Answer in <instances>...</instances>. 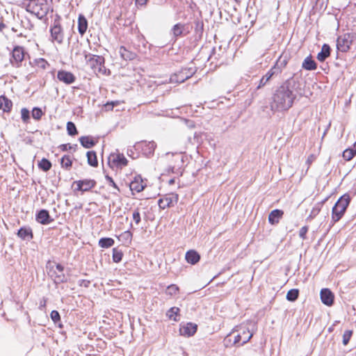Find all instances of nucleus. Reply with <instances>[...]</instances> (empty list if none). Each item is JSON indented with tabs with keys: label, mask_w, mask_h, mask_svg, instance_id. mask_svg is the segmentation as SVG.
<instances>
[{
	"label": "nucleus",
	"mask_w": 356,
	"mask_h": 356,
	"mask_svg": "<svg viewBox=\"0 0 356 356\" xmlns=\"http://www.w3.org/2000/svg\"><path fill=\"white\" fill-rule=\"evenodd\" d=\"M284 211L280 209H274L268 215V222L271 225H276L279 222L280 220L282 218Z\"/></svg>",
	"instance_id": "26"
},
{
	"label": "nucleus",
	"mask_w": 356,
	"mask_h": 356,
	"mask_svg": "<svg viewBox=\"0 0 356 356\" xmlns=\"http://www.w3.org/2000/svg\"><path fill=\"white\" fill-rule=\"evenodd\" d=\"M21 118L22 122L25 124H27L30 122L31 114L28 108H22L21 109Z\"/></svg>",
	"instance_id": "42"
},
{
	"label": "nucleus",
	"mask_w": 356,
	"mask_h": 356,
	"mask_svg": "<svg viewBox=\"0 0 356 356\" xmlns=\"http://www.w3.org/2000/svg\"><path fill=\"white\" fill-rule=\"evenodd\" d=\"M179 200V195L175 193H171L165 195L163 197L158 200V205L160 209H165L174 207Z\"/></svg>",
	"instance_id": "10"
},
{
	"label": "nucleus",
	"mask_w": 356,
	"mask_h": 356,
	"mask_svg": "<svg viewBox=\"0 0 356 356\" xmlns=\"http://www.w3.org/2000/svg\"><path fill=\"white\" fill-rule=\"evenodd\" d=\"M231 334H229L226 338L225 339V343H226V346H228L227 342H231Z\"/></svg>",
	"instance_id": "59"
},
{
	"label": "nucleus",
	"mask_w": 356,
	"mask_h": 356,
	"mask_svg": "<svg viewBox=\"0 0 356 356\" xmlns=\"http://www.w3.org/2000/svg\"><path fill=\"white\" fill-rule=\"evenodd\" d=\"M105 59L102 56H91L90 58L88 60V63L90 64L91 68L93 70L95 73H100L102 74H107V69L104 65ZM110 71L108 70V74H109Z\"/></svg>",
	"instance_id": "6"
},
{
	"label": "nucleus",
	"mask_w": 356,
	"mask_h": 356,
	"mask_svg": "<svg viewBox=\"0 0 356 356\" xmlns=\"http://www.w3.org/2000/svg\"><path fill=\"white\" fill-rule=\"evenodd\" d=\"M78 147V145L76 144L71 145L70 143L67 144H62L59 146V148L63 152H67L68 150H72L73 152H75Z\"/></svg>",
	"instance_id": "44"
},
{
	"label": "nucleus",
	"mask_w": 356,
	"mask_h": 356,
	"mask_svg": "<svg viewBox=\"0 0 356 356\" xmlns=\"http://www.w3.org/2000/svg\"><path fill=\"white\" fill-rule=\"evenodd\" d=\"M132 236H133V234L129 230L125 231L124 233H122L121 234V236L126 241H129V242H131V241L132 239Z\"/></svg>",
	"instance_id": "53"
},
{
	"label": "nucleus",
	"mask_w": 356,
	"mask_h": 356,
	"mask_svg": "<svg viewBox=\"0 0 356 356\" xmlns=\"http://www.w3.org/2000/svg\"><path fill=\"white\" fill-rule=\"evenodd\" d=\"M351 198L348 193L341 196L332 209V220L334 223L340 220L348 207Z\"/></svg>",
	"instance_id": "2"
},
{
	"label": "nucleus",
	"mask_w": 356,
	"mask_h": 356,
	"mask_svg": "<svg viewBox=\"0 0 356 356\" xmlns=\"http://www.w3.org/2000/svg\"><path fill=\"white\" fill-rule=\"evenodd\" d=\"M88 164L92 167L96 168L98 166V161L97 154L95 151H88L86 153Z\"/></svg>",
	"instance_id": "32"
},
{
	"label": "nucleus",
	"mask_w": 356,
	"mask_h": 356,
	"mask_svg": "<svg viewBox=\"0 0 356 356\" xmlns=\"http://www.w3.org/2000/svg\"><path fill=\"white\" fill-rule=\"evenodd\" d=\"M104 108H105L106 111H110V110H113V106H112V104L110 102H107L104 105Z\"/></svg>",
	"instance_id": "58"
},
{
	"label": "nucleus",
	"mask_w": 356,
	"mask_h": 356,
	"mask_svg": "<svg viewBox=\"0 0 356 356\" xmlns=\"http://www.w3.org/2000/svg\"><path fill=\"white\" fill-rule=\"evenodd\" d=\"M295 86L296 81L293 78H290L275 90L270 102L272 111H286L292 107L297 96L294 92Z\"/></svg>",
	"instance_id": "1"
},
{
	"label": "nucleus",
	"mask_w": 356,
	"mask_h": 356,
	"mask_svg": "<svg viewBox=\"0 0 356 356\" xmlns=\"http://www.w3.org/2000/svg\"><path fill=\"white\" fill-rule=\"evenodd\" d=\"M197 325L193 323H187L181 326L179 329L180 334L184 337H192L197 332Z\"/></svg>",
	"instance_id": "19"
},
{
	"label": "nucleus",
	"mask_w": 356,
	"mask_h": 356,
	"mask_svg": "<svg viewBox=\"0 0 356 356\" xmlns=\"http://www.w3.org/2000/svg\"><path fill=\"white\" fill-rule=\"evenodd\" d=\"M185 259L188 264L195 265L200 260V255L197 251L190 250L186 252Z\"/></svg>",
	"instance_id": "25"
},
{
	"label": "nucleus",
	"mask_w": 356,
	"mask_h": 356,
	"mask_svg": "<svg viewBox=\"0 0 356 356\" xmlns=\"http://www.w3.org/2000/svg\"><path fill=\"white\" fill-rule=\"evenodd\" d=\"M237 332L238 334L234 337L233 344L238 345V346L248 342L253 336V334L250 333L249 328L243 326H236L232 332Z\"/></svg>",
	"instance_id": "3"
},
{
	"label": "nucleus",
	"mask_w": 356,
	"mask_h": 356,
	"mask_svg": "<svg viewBox=\"0 0 356 356\" xmlns=\"http://www.w3.org/2000/svg\"><path fill=\"white\" fill-rule=\"evenodd\" d=\"M352 335H353V330H346L344 332V333L343 334V341H342L343 344L344 346H346L349 343V341L352 337Z\"/></svg>",
	"instance_id": "46"
},
{
	"label": "nucleus",
	"mask_w": 356,
	"mask_h": 356,
	"mask_svg": "<svg viewBox=\"0 0 356 356\" xmlns=\"http://www.w3.org/2000/svg\"><path fill=\"white\" fill-rule=\"evenodd\" d=\"M35 65L38 67L45 70L49 65L48 62L44 58H38L35 60Z\"/></svg>",
	"instance_id": "47"
},
{
	"label": "nucleus",
	"mask_w": 356,
	"mask_h": 356,
	"mask_svg": "<svg viewBox=\"0 0 356 356\" xmlns=\"http://www.w3.org/2000/svg\"><path fill=\"white\" fill-rule=\"evenodd\" d=\"M147 0H136V4L138 6H144L146 5Z\"/></svg>",
	"instance_id": "57"
},
{
	"label": "nucleus",
	"mask_w": 356,
	"mask_h": 356,
	"mask_svg": "<svg viewBox=\"0 0 356 356\" xmlns=\"http://www.w3.org/2000/svg\"><path fill=\"white\" fill-rule=\"evenodd\" d=\"M35 220L43 225L50 224L54 221V219L50 216L48 210L42 209L36 211Z\"/></svg>",
	"instance_id": "14"
},
{
	"label": "nucleus",
	"mask_w": 356,
	"mask_h": 356,
	"mask_svg": "<svg viewBox=\"0 0 356 356\" xmlns=\"http://www.w3.org/2000/svg\"><path fill=\"white\" fill-rule=\"evenodd\" d=\"M289 60V55L282 53L277 59L275 63L270 69L271 74L277 76L282 73V70L286 67Z\"/></svg>",
	"instance_id": "9"
},
{
	"label": "nucleus",
	"mask_w": 356,
	"mask_h": 356,
	"mask_svg": "<svg viewBox=\"0 0 356 356\" xmlns=\"http://www.w3.org/2000/svg\"><path fill=\"white\" fill-rule=\"evenodd\" d=\"M137 149H140L142 153L146 157H151L154 153V150L156 147V144L154 141H141L136 145Z\"/></svg>",
	"instance_id": "13"
},
{
	"label": "nucleus",
	"mask_w": 356,
	"mask_h": 356,
	"mask_svg": "<svg viewBox=\"0 0 356 356\" xmlns=\"http://www.w3.org/2000/svg\"><path fill=\"white\" fill-rule=\"evenodd\" d=\"M90 284V281L88 280H79V285L80 286H84L88 288Z\"/></svg>",
	"instance_id": "55"
},
{
	"label": "nucleus",
	"mask_w": 356,
	"mask_h": 356,
	"mask_svg": "<svg viewBox=\"0 0 356 356\" xmlns=\"http://www.w3.org/2000/svg\"><path fill=\"white\" fill-rule=\"evenodd\" d=\"M119 54L124 60H133L136 57V54L128 50L124 46H121L119 49Z\"/></svg>",
	"instance_id": "29"
},
{
	"label": "nucleus",
	"mask_w": 356,
	"mask_h": 356,
	"mask_svg": "<svg viewBox=\"0 0 356 356\" xmlns=\"http://www.w3.org/2000/svg\"><path fill=\"white\" fill-rule=\"evenodd\" d=\"M175 182V178H172V179H170L168 181V184L169 185H172L174 184Z\"/></svg>",
	"instance_id": "62"
},
{
	"label": "nucleus",
	"mask_w": 356,
	"mask_h": 356,
	"mask_svg": "<svg viewBox=\"0 0 356 356\" xmlns=\"http://www.w3.org/2000/svg\"><path fill=\"white\" fill-rule=\"evenodd\" d=\"M193 29V26L188 23H177L170 29L172 39L176 41L179 37H184L189 34Z\"/></svg>",
	"instance_id": "5"
},
{
	"label": "nucleus",
	"mask_w": 356,
	"mask_h": 356,
	"mask_svg": "<svg viewBox=\"0 0 356 356\" xmlns=\"http://www.w3.org/2000/svg\"><path fill=\"white\" fill-rule=\"evenodd\" d=\"M115 243V241L110 237H103L99 240L98 244L102 248H108L112 247Z\"/></svg>",
	"instance_id": "34"
},
{
	"label": "nucleus",
	"mask_w": 356,
	"mask_h": 356,
	"mask_svg": "<svg viewBox=\"0 0 356 356\" xmlns=\"http://www.w3.org/2000/svg\"><path fill=\"white\" fill-rule=\"evenodd\" d=\"M88 29V20L83 14H80L78 17V31L83 36Z\"/></svg>",
	"instance_id": "27"
},
{
	"label": "nucleus",
	"mask_w": 356,
	"mask_h": 356,
	"mask_svg": "<svg viewBox=\"0 0 356 356\" xmlns=\"http://www.w3.org/2000/svg\"><path fill=\"white\" fill-rule=\"evenodd\" d=\"M110 103L114 107V106H118L120 104V102L119 101H111V102H110Z\"/></svg>",
	"instance_id": "61"
},
{
	"label": "nucleus",
	"mask_w": 356,
	"mask_h": 356,
	"mask_svg": "<svg viewBox=\"0 0 356 356\" xmlns=\"http://www.w3.org/2000/svg\"><path fill=\"white\" fill-rule=\"evenodd\" d=\"M331 48L329 44H323L321 51L317 54V59L320 62L325 61L330 55Z\"/></svg>",
	"instance_id": "30"
},
{
	"label": "nucleus",
	"mask_w": 356,
	"mask_h": 356,
	"mask_svg": "<svg viewBox=\"0 0 356 356\" xmlns=\"http://www.w3.org/2000/svg\"><path fill=\"white\" fill-rule=\"evenodd\" d=\"M81 44H80L78 41L74 42L71 48V52L74 53L75 56H78L81 54Z\"/></svg>",
	"instance_id": "49"
},
{
	"label": "nucleus",
	"mask_w": 356,
	"mask_h": 356,
	"mask_svg": "<svg viewBox=\"0 0 356 356\" xmlns=\"http://www.w3.org/2000/svg\"><path fill=\"white\" fill-rule=\"evenodd\" d=\"M60 165L66 170H70L72 165V159L70 155H64L60 159Z\"/></svg>",
	"instance_id": "33"
},
{
	"label": "nucleus",
	"mask_w": 356,
	"mask_h": 356,
	"mask_svg": "<svg viewBox=\"0 0 356 356\" xmlns=\"http://www.w3.org/2000/svg\"><path fill=\"white\" fill-rule=\"evenodd\" d=\"M302 67L304 70L312 71L316 70L317 64L315 62V60L312 58V56L309 55L307 57H306L303 60Z\"/></svg>",
	"instance_id": "28"
},
{
	"label": "nucleus",
	"mask_w": 356,
	"mask_h": 356,
	"mask_svg": "<svg viewBox=\"0 0 356 356\" xmlns=\"http://www.w3.org/2000/svg\"><path fill=\"white\" fill-rule=\"evenodd\" d=\"M308 229H309V228L307 226H303L302 227L300 228V229L299 231V236L302 239H303V240L306 239V238H307L306 235L308 232Z\"/></svg>",
	"instance_id": "52"
},
{
	"label": "nucleus",
	"mask_w": 356,
	"mask_h": 356,
	"mask_svg": "<svg viewBox=\"0 0 356 356\" xmlns=\"http://www.w3.org/2000/svg\"><path fill=\"white\" fill-rule=\"evenodd\" d=\"M57 79L67 85L72 84L76 81V76L74 74L63 70L57 72Z\"/></svg>",
	"instance_id": "17"
},
{
	"label": "nucleus",
	"mask_w": 356,
	"mask_h": 356,
	"mask_svg": "<svg viewBox=\"0 0 356 356\" xmlns=\"http://www.w3.org/2000/svg\"><path fill=\"white\" fill-rule=\"evenodd\" d=\"M168 172L170 173V172H172V173H174V174H177L179 176H181L182 174H183V172L182 170H181L180 168H175V167L174 166H170L168 168Z\"/></svg>",
	"instance_id": "51"
},
{
	"label": "nucleus",
	"mask_w": 356,
	"mask_h": 356,
	"mask_svg": "<svg viewBox=\"0 0 356 356\" xmlns=\"http://www.w3.org/2000/svg\"><path fill=\"white\" fill-rule=\"evenodd\" d=\"M5 24L2 22H0V31L5 28Z\"/></svg>",
	"instance_id": "64"
},
{
	"label": "nucleus",
	"mask_w": 356,
	"mask_h": 356,
	"mask_svg": "<svg viewBox=\"0 0 356 356\" xmlns=\"http://www.w3.org/2000/svg\"><path fill=\"white\" fill-rule=\"evenodd\" d=\"M275 75L273 74H271V71L269 70L267 73L264 75L261 79L259 81V83L257 86V88L259 89L264 86L270 80V79L274 76Z\"/></svg>",
	"instance_id": "36"
},
{
	"label": "nucleus",
	"mask_w": 356,
	"mask_h": 356,
	"mask_svg": "<svg viewBox=\"0 0 356 356\" xmlns=\"http://www.w3.org/2000/svg\"><path fill=\"white\" fill-rule=\"evenodd\" d=\"M322 302L327 306H332L334 304V295L330 289L327 288L322 289L320 293Z\"/></svg>",
	"instance_id": "16"
},
{
	"label": "nucleus",
	"mask_w": 356,
	"mask_h": 356,
	"mask_svg": "<svg viewBox=\"0 0 356 356\" xmlns=\"http://www.w3.org/2000/svg\"><path fill=\"white\" fill-rule=\"evenodd\" d=\"M179 289L176 284H170L166 289V294L169 296H173L177 294Z\"/></svg>",
	"instance_id": "45"
},
{
	"label": "nucleus",
	"mask_w": 356,
	"mask_h": 356,
	"mask_svg": "<svg viewBox=\"0 0 356 356\" xmlns=\"http://www.w3.org/2000/svg\"><path fill=\"white\" fill-rule=\"evenodd\" d=\"M13 106V102L6 95L0 96V110H2L3 113H10L12 111Z\"/></svg>",
	"instance_id": "23"
},
{
	"label": "nucleus",
	"mask_w": 356,
	"mask_h": 356,
	"mask_svg": "<svg viewBox=\"0 0 356 356\" xmlns=\"http://www.w3.org/2000/svg\"><path fill=\"white\" fill-rule=\"evenodd\" d=\"M112 251H113L112 259H113V262L120 263L122 261V257H123L122 251L116 248H114Z\"/></svg>",
	"instance_id": "39"
},
{
	"label": "nucleus",
	"mask_w": 356,
	"mask_h": 356,
	"mask_svg": "<svg viewBox=\"0 0 356 356\" xmlns=\"http://www.w3.org/2000/svg\"><path fill=\"white\" fill-rule=\"evenodd\" d=\"M197 70L195 67L182 68L177 73H175L170 78V83H181L190 79Z\"/></svg>",
	"instance_id": "4"
},
{
	"label": "nucleus",
	"mask_w": 356,
	"mask_h": 356,
	"mask_svg": "<svg viewBox=\"0 0 356 356\" xmlns=\"http://www.w3.org/2000/svg\"><path fill=\"white\" fill-rule=\"evenodd\" d=\"M97 182L94 179H85L74 181L73 185L76 184L77 186L76 191L86 192L94 188Z\"/></svg>",
	"instance_id": "15"
},
{
	"label": "nucleus",
	"mask_w": 356,
	"mask_h": 356,
	"mask_svg": "<svg viewBox=\"0 0 356 356\" xmlns=\"http://www.w3.org/2000/svg\"><path fill=\"white\" fill-rule=\"evenodd\" d=\"M355 155L356 152L351 147L346 149L342 154L343 158L348 161L353 159Z\"/></svg>",
	"instance_id": "41"
},
{
	"label": "nucleus",
	"mask_w": 356,
	"mask_h": 356,
	"mask_svg": "<svg viewBox=\"0 0 356 356\" xmlns=\"http://www.w3.org/2000/svg\"><path fill=\"white\" fill-rule=\"evenodd\" d=\"M48 275L53 280L54 283L58 286L61 283H65L67 282V279L64 273H60L56 270L54 269V267L49 268Z\"/></svg>",
	"instance_id": "18"
},
{
	"label": "nucleus",
	"mask_w": 356,
	"mask_h": 356,
	"mask_svg": "<svg viewBox=\"0 0 356 356\" xmlns=\"http://www.w3.org/2000/svg\"><path fill=\"white\" fill-rule=\"evenodd\" d=\"M56 270H58L60 273H64L63 271H64V266L60 264H57L56 265Z\"/></svg>",
	"instance_id": "56"
},
{
	"label": "nucleus",
	"mask_w": 356,
	"mask_h": 356,
	"mask_svg": "<svg viewBox=\"0 0 356 356\" xmlns=\"http://www.w3.org/2000/svg\"><path fill=\"white\" fill-rule=\"evenodd\" d=\"M19 238L24 241H31L33 238V233L31 227H20L17 233Z\"/></svg>",
	"instance_id": "22"
},
{
	"label": "nucleus",
	"mask_w": 356,
	"mask_h": 356,
	"mask_svg": "<svg viewBox=\"0 0 356 356\" xmlns=\"http://www.w3.org/2000/svg\"><path fill=\"white\" fill-rule=\"evenodd\" d=\"M50 317L53 322L54 323V324H57L60 321V315L59 312L56 310L51 311V312L50 313Z\"/></svg>",
	"instance_id": "48"
},
{
	"label": "nucleus",
	"mask_w": 356,
	"mask_h": 356,
	"mask_svg": "<svg viewBox=\"0 0 356 356\" xmlns=\"http://www.w3.org/2000/svg\"><path fill=\"white\" fill-rule=\"evenodd\" d=\"M145 186L146 185L144 184L140 175L136 176L129 184L130 190L137 193L143 191Z\"/></svg>",
	"instance_id": "20"
},
{
	"label": "nucleus",
	"mask_w": 356,
	"mask_h": 356,
	"mask_svg": "<svg viewBox=\"0 0 356 356\" xmlns=\"http://www.w3.org/2000/svg\"><path fill=\"white\" fill-rule=\"evenodd\" d=\"M79 140L81 143V145L86 149H90L96 145L97 143V140H95L92 136H81L79 138Z\"/></svg>",
	"instance_id": "24"
},
{
	"label": "nucleus",
	"mask_w": 356,
	"mask_h": 356,
	"mask_svg": "<svg viewBox=\"0 0 356 356\" xmlns=\"http://www.w3.org/2000/svg\"><path fill=\"white\" fill-rule=\"evenodd\" d=\"M91 56H95V55L94 54H90L85 53V59H86L87 63H88V60H89V58H90Z\"/></svg>",
	"instance_id": "60"
},
{
	"label": "nucleus",
	"mask_w": 356,
	"mask_h": 356,
	"mask_svg": "<svg viewBox=\"0 0 356 356\" xmlns=\"http://www.w3.org/2000/svg\"><path fill=\"white\" fill-rule=\"evenodd\" d=\"M179 312L180 309L179 307H172L167 311L166 316L168 317L170 320L177 322L179 321Z\"/></svg>",
	"instance_id": "31"
},
{
	"label": "nucleus",
	"mask_w": 356,
	"mask_h": 356,
	"mask_svg": "<svg viewBox=\"0 0 356 356\" xmlns=\"http://www.w3.org/2000/svg\"><path fill=\"white\" fill-rule=\"evenodd\" d=\"M132 216H133L134 220L135 221V223L136 225H138L141 221L140 213L139 212L138 209H136V210H134V211L133 212Z\"/></svg>",
	"instance_id": "50"
},
{
	"label": "nucleus",
	"mask_w": 356,
	"mask_h": 356,
	"mask_svg": "<svg viewBox=\"0 0 356 356\" xmlns=\"http://www.w3.org/2000/svg\"><path fill=\"white\" fill-rule=\"evenodd\" d=\"M44 115L43 111L40 107H34L31 111V115L35 120H40Z\"/></svg>",
	"instance_id": "43"
},
{
	"label": "nucleus",
	"mask_w": 356,
	"mask_h": 356,
	"mask_svg": "<svg viewBox=\"0 0 356 356\" xmlns=\"http://www.w3.org/2000/svg\"><path fill=\"white\" fill-rule=\"evenodd\" d=\"M38 168L44 172L49 171L52 166V164L49 160L47 159L43 158L40 161L38 162Z\"/></svg>",
	"instance_id": "35"
},
{
	"label": "nucleus",
	"mask_w": 356,
	"mask_h": 356,
	"mask_svg": "<svg viewBox=\"0 0 356 356\" xmlns=\"http://www.w3.org/2000/svg\"><path fill=\"white\" fill-rule=\"evenodd\" d=\"M327 200V198H325L324 200L320 202H318L317 204H315V206L313 207L309 216V218H315L318 213L319 212L321 211V207L323 206V204L325 203V202Z\"/></svg>",
	"instance_id": "37"
},
{
	"label": "nucleus",
	"mask_w": 356,
	"mask_h": 356,
	"mask_svg": "<svg viewBox=\"0 0 356 356\" xmlns=\"http://www.w3.org/2000/svg\"><path fill=\"white\" fill-rule=\"evenodd\" d=\"M299 296V290L297 289H290L287 293L286 298L288 301L295 302Z\"/></svg>",
	"instance_id": "38"
},
{
	"label": "nucleus",
	"mask_w": 356,
	"mask_h": 356,
	"mask_svg": "<svg viewBox=\"0 0 356 356\" xmlns=\"http://www.w3.org/2000/svg\"><path fill=\"white\" fill-rule=\"evenodd\" d=\"M353 37L350 33H346L338 37L337 40V48L341 52H347L352 44Z\"/></svg>",
	"instance_id": "12"
},
{
	"label": "nucleus",
	"mask_w": 356,
	"mask_h": 356,
	"mask_svg": "<svg viewBox=\"0 0 356 356\" xmlns=\"http://www.w3.org/2000/svg\"><path fill=\"white\" fill-rule=\"evenodd\" d=\"M193 24L195 40H200L202 39L204 33V22L202 19L196 18L194 19Z\"/></svg>",
	"instance_id": "21"
},
{
	"label": "nucleus",
	"mask_w": 356,
	"mask_h": 356,
	"mask_svg": "<svg viewBox=\"0 0 356 356\" xmlns=\"http://www.w3.org/2000/svg\"><path fill=\"white\" fill-rule=\"evenodd\" d=\"M60 21V17L57 15L54 20L53 26L50 28V33L53 40L56 41L58 44H62L64 39V33Z\"/></svg>",
	"instance_id": "7"
},
{
	"label": "nucleus",
	"mask_w": 356,
	"mask_h": 356,
	"mask_svg": "<svg viewBox=\"0 0 356 356\" xmlns=\"http://www.w3.org/2000/svg\"><path fill=\"white\" fill-rule=\"evenodd\" d=\"M66 128L68 135L74 136L78 134L76 127L74 122L71 121L67 122Z\"/></svg>",
	"instance_id": "40"
},
{
	"label": "nucleus",
	"mask_w": 356,
	"mask_h": 356,
	"mask_svg": "<svg viewBox=\"0 0 356 356\" xmlns=\"http://www.w3.org/2000/svg\"><path fill=\"white\" fill-rule=\"evenodd\" d=\"M25 51L22 47L15 46L11 53L10 58V64L15 67L21 66V63L24 59Z\"/></svg>",
	"instance_id": "11"
},
{
	"label": "nucleus",
	"mask_w": 356,
	"mask_h": 356,
	"mask_svg": "<svg viewBox=\"0 0 356 356\" xmlns=\"http://www.w3.org/2000/svg\"><path fill=\"white\" fill-rule=\"evenodd\" d=\"M108 163L111 168H120L125 167L128 164V161L123 154L113 153L108 156Z\"/></svg>",
	"instance_id": "8"
},
{
	"label": "nucleus",
	"mask_w": 356,
	"mask_h": 356,
	"mask_svg": "<svg viewBox=\"0 0 356 356\" xmlns=\"http://www.w3.org/2000/svg\"><path fill=\"white\" fill-rule=\"evenodd\" d=\"M106 179L108 181L110 186H112L114 188H115L118 191H120L119 187L117 186V184L115 183L114 180L112 177H111L108 175L105 176Z\"/></svg>",
	"instance_id": "54"
},
{
	"label": "nucleus",
	"mask_w": 356,
	"mask_h": 356,
	"mask_svg": "<svg viewBox=\"0 0 356 356\" xmlns=\"http://www.w3.org/2000/svg\"><path fill=\"white\" fill-rule=\"evenodd\" d=\"M356 152V141L354 143L352 147H350Z\"/></svg>",
	"instance_id": "63"
}]
</instances>
